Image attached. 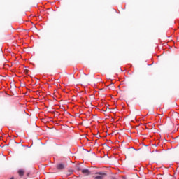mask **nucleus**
Returning a JSON list of instances; mask_svg holds the SVG:
<instances>
[{
  "mask_svg": "<svg viewBox=\"0 0 179 179\" xmlns=\"http://www.w3.org/2000/svg\"><path fill=\"white\" fill-rule=\"evenodd\" d=\"M10 179H14V178H10Z\"/></svg>",
  "mask_w": 179,
  "mask_h": 179,
  "instance_id": "423d86ee",
  "label": "nucleus"
},
{
  "mask_svg": "<svg viewBox=\"0 0 179 179\" xmlns=\"http://www.w3.org/2000/svg\"><path fill=\"white\" fill-rule=\"evenodd\" d=\"M57 167L58 170H64L65 166H64L63 164H59Z\"/></svg>",
  "mask_w": 179,
  "mask_h": 179,
  "instance_id": "20e7f679",
  "label": "nucleus"
},
{
  "mask_svg": "<svg viewBox=\"0 0 179 179\" xmlns=\"http://www.w3.org/2000/svg\"><path fill=\"white\" fill-rule=\"evenodd\" d=\"M18 174L20 177H23V176H24V171L23 169H20L18 171Z\"/></svg>",
  "mask_w": 179,
  "mask_h": 179,
  "instance_id": "7ed1b4c3",
  "label": "nucleus"
},
{
  "mask_svg": "<svg viewBox=\"0 0 179 179\" xmlns=\"http://www.w3.org/2000/svg\"><path fill=\"white\" fill-rule=\"evenodd\" d=\"M96 176L94 177V179H103L104 177L107 176V173L105 172H98L96 173Z\"/></svg>",
  "mask_w": 179,
  "mask_h": 179,
  "instance_id": "f257e3e1",
  "label": "nucleus"
},
{
  "mask_svg": "<svg viewBox=\"0 0 179 179\" xmlns=\"http://www.w3.org/2000/svg\"><path fill=\"white\" fill-rule=\"evenodd\" d=\"M77 170L78 171H82V169H80L79 166H77Z\"/></svg>",
  "mask_w": 179,
  "mask_h": 179,
  "instance_id": "39448f33",
  "label": "nucleus"
},
{
  "mask_svg": "<svg viewBox=\"0 0 179 179\" xmlns=\"http://www.w3.org/2000/svg\"><path fill=\"white\" fill-rule=\"evenodd\" d=\"M81 172L84 174V176H90V174H92V172H90V171L89 169H82Z\"/></svg>",
  "mask_w": 179,
  "mask_h": 179,
  "instance_id": "f03ea898",
  "label": "nucleus"
}]
</instances>
